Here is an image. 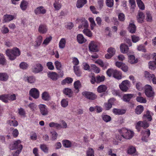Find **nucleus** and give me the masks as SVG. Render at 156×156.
Segmentation results:
<instances>
[{"instance_id":"nucleus-1","label":"nucleus","mask_w":156,"mask_h":156,"mask_svg":"<svg viewBox=\"0 0 156 156\" xmlns=\"http://www.w3.org/2000/svg\"><path fill=\"white\" fill-rule=\"evenodd\" d=\"M6 54L10 60H13L20 55V52L18 48H15L12 49H7Z\"/></svg>"},{"instance_id":"nucleus-2","label":"nucleus","mask_w":156,"mask_h":156,"mask_svg":"<svg viewBox=\"0 0 156 156\" xmlns=\"http://www.w3.org/2000/svg\"><path fill=\"white\" fill-rule=\"evenodd\" d=\"M106 73L109 76L111 77L113 76L116 79L120 80L122 78L121 72L117 70L109 69L107 70Z\"/></svg>"},{"instance_id":"nucleus-3","label":"nucleus","mask_w":156,"mask_h":156,"mask_svg":"<svg viewBox=\"0 0 156 156\" xmlns=\"http://www.w3.org/2000/svg\"><path fill=\"white\" fill-rule=\"evenodd\" d=\"M119 132L121 136L124 138L126 139H130L132 138L134 135L133 131L128 130L125 128H123L120 130Z\"/></svg>"},{"instance_id":"nucleus-4","label":"nucleus","mask_w":156,"mask_h":156,"mask_svg":"<svg viewBox=\"0 0 156 156\" xmlns=\"http://www.w3.org/2000/svg\"><path fill=\"white\" fill-rule=\"evenodd\" d=\"M43 67L42 65L39 63L35 64L33 65L31 69L32 72L34 74L40 73L42 71Z\"/></svg>"},{"instance_id":"nucleus-5","label":"nucleus","mask_w":156,"mask_h":156,"mask_svg":"<svg viewBox=\"0 0 156 156\" xmlns=\"http://www.w3.org/2000/svg\"><path fill=\"white\" fill-rule=\"evenodd\" d=\"M21 142L20 140H17L14 141L13 143L10 144L9 148L11 150H13L16 149H20L22 150L23 146L21 144Z\"/></svg>"},{"instance_id":"nucleus-6","label":"nucleus","mask_w":156,"mask_h":156,"mask_svg":"<svg viewBox=\"0 0 156 156\" xmlns=\"http://www.w3.org/2000/svg\"><path fill=\"white\" fill-rule=\"evenodd\" d=\"M130 86V83L127 80L123 81L119 85L120 89L123 91L126 92Z\"/></svg>"},{"instance_id":"nucleus-7","label":"nucleus","mask_w":156,"mask_h":156,"mask_svg":"<svg viewBox=\"0 0 156 156\" xmlns=\"http://www.w3.org/2000/svg\"><path fill=\"white\" fill-rule=\"evenodd\" d=\"M40 112L43 116L47 115L48 113V110L47 107L44 105L41 104L38 105Z\"/></svg>"},{"instance_id":"nucleus-8","label":"nucleus","mask_w":156,"mask_h":156,"mask_svg":"<svg viewBox=\"0 0 156 156\" xmlns=\"http://www.w3.org/2000/svg\"><path fill=\"white\" fill-rule=\"evenodd\" d=\"M147 120H144L143 121H139L136 124V127L138 131L140 130V127L146 128L149 126V123L147 122Z\"/></svg>"},{"instance_id":"nucleus-9","label":"nucleus","mask_w":156,"mask_h":156,"mask_svg":"<svg viewBox=\"0 0 156 156\" xmlns=\"http://www.w3.org/2000/svg\"><path fill=\"white\" fill-rule=\"evenodd\" d=\"M82 94L86 98L90 100H94L97 98V96L91 92L84 91L82 93Z\"/></svg>"},{"instance_id":"nucleus-10","label":"nucleus","mask_w":156,"mask_h":156,"mask_svg":"<svg viewBox=\"0 0 156 156\" xmlns=\"http://www.w3.org/2000/svg\"><path fill=\"white\" fill-rule=\"evenodd\" d=\"M89 49L91 52H96L98 51L97 44L94 41H91L89 44Z\"/></svg>"},{"instance_id":"nucleus-11","label":"nucleus","mask_w":156,"mask_h":156,"mask_svg":"<svg viewBox=\"0 0 156 156\" xmlns=\"http://www.w3.org/2000/svg\"><path fill=\"white\" fill-rule=\"evenodd\" d=\"M142 136L141 138L143 141L147 142L148 141L147 138L150 135V130L149 129H146L145 130L142 131L141 133Z\"/></svg>"},{"instance_id":"nucleus-12","label":"nucleus","mask_w":156,"mask_h":156,"mask_svg":"<svg viewBox=\"0 0 156 156\" xmlns=\"http://www.w3.org/2000/svg\"><path fill=\"white\" fill-rule=\"evenodd\" d=\"M105 77L104 76H100L98 75L96 77L93 76H92L91 82L92 84H94L95 82L97 83L104 81L105 80Z\"/></svg>"},{"instance_id":"nucleus-13","label":"nucleus","mask_w":156,"mask_h":156,"mask_svg":"<svg viewBox=\"0 0 156 156\" xmlns=\"http://www.w3.org/2000/svg\"><path fill=\"white\" fill-rule=\"evenodd\" d=\"M115 100L113 98H111L108 100L107 103L104 104V107L106 110H109L112 108V105L114 104Z\"/></svg>"},{"instance_id":"nucleus-14","label":"nucleus","mask_w":156,"mask_h":156,"mask_svg":"<svg viewBox=\"0 0 156 156\" xmlns=\"http://www.w3.org/2000/svg\"><path fill=\"white\" fill-rule=\"evenodd\" d=\"M29 93L30 95L35 99L39 97V92L36 88H32L30 91Z\"/></svg>"},{"instance_id":"nucleus-15","label":"nucleus","mask_w":156,"mask_h":156,"mask_svg":"<svg viewBox=\"0 0 156 156\" xmlns=\"http://www.w3.org/2000/svg\"><path fill=\"white\" fill-rule=\"evenodd\" d=\"M128 154L135 155H137V152L136 151V148L133 146H130L128 148L127 151Z\"/></svg>"},{"instance_id":"nucleus-16","label":"nucleus","mask_w":156,"mask_h":156,"mask_svg":"<svg viewBox=\"0 0 156 156\" xmlns=\"http://www.w3.org/2000/svg\"><path fill=\"white\" fill-rule=\"evenodd\" d=\"M107 51L108 53L106 54L105 57L107 59H109L115 54V51L114 48H108Z\"/></svg>"},{"instance_id":"nucleus-17","label":"nucleus","mask_w":156,"mask_h":156,"mask_svg":"<svg viewBox=\"0 0 156 156\" xmlns=\"http://www.w3.org/2000/svg\"><path fill=\"white\" fill-rule=\"evenodd\" d=\"M46 10L44 9L42 6H39L37 7L34 10V12L36 15L39 14H44L46 12Z\"/></svg>"},{"instance_id":"nucleus-18","label":"nucleus","mask_w":156,"mask_h":156,"mask_svg":"<svg viewBox=\"0 0 156 156\" xmlns=\"http://www.w3.org/2000/svg\"><path fill=\"white\" fill-rule=\"evenodd\" d=\"M128 31L131 33H135L136 30V27L133 23H130L128 27Z\"/></svg>"},{"instance_id":"nucleus-19","label":"nucleus","mask_w":156,"mask_h":156,"mask_svg":"<svg viewBox=\"0 0 156 156\" xmlns=\"http://www.w3.org/2000/svg\"><path fill=\"white\" fill-rule=\"evenodd\" d=\"M48 30L47 28L46 25L41 24L39 27L38 31L41 34H44L46 33Z\"/></svg>"},{"instance_id":"nucleus-20","label":"nucleus","mask_w":156,"mask_h":156,"mask_svg":"<svg viewBox=\"0 0 156 156\" xmlns=\"http://www.w3.org/2000/svg\"><path fill=\"white\" fill-rule=\"evenodd\" d=\"M145 17L144 13L141 12H139L137 16V20L138 22L141 23L144 22Z\"/></svg>"},{"instance_id":"nucleus-21","label":"nucleus","mask_w":156,"mask_h":156,"mask_svg":"<svg viewBox=\"0 0 156 156\" xmlns=\"http://www.w3.org/2000/svg\"><path fill=\"white\" fill-rule=\"evenodd\" d=\"M74 87L75 89V93H78L79 91V88L81 87V83L79 80H77L75 81L74 83Z\"/></svg>"},{"instance_id":"nucleus-22","label":"nucleus","mask_w":156,"mask_h":156,"mask_svg":"<svg viewBox=\"0 0 156 156\" xmlns=\"http://www.w3.org/2000/svg\"><path fill=\"white\" fill-rule=\"evenodd\" d=\"M43 40L42 37L41 35L38 36L37 38L34 45L35 47H38L41 44Z\"/></svg>"},{"instance_id":"nucleus-23","label":"nucleus","mask_w":156,"mask_h":156,"mask_svg":"<svg viewBox=\"0 0 156 156\" xmlns=\"http://www.w3.org/2000/svg\"><path fill=\"white\" fill-rule=\"evenodd\" d=\"M133 96L134 94H125L123 97V100L125 102H128Z\"/></svg>"},{"instance_id":"nucleus-24","label":"nucleus","mask_w":156,"mask_h":156,"mask_svg":"<svg viewBox=\"0 0 156 156\" xmlns=\"http://www.w3.org/2000/svg\"><path fill=\"white\" fill-rule=\"evenodd\" d=\"M14 18L13 16L9 15H5L3 16V21L4 22H9L13 20Z\"/></svg>"},{"instance_id":"nucleus-25","label":"nucleus","mask_w":156,"mask_h":156,"mask_svg":"<svg viewBox=\"0 0 156 156\" xmlns=\"http://www.w3.org/2000/svg\"><path fill=\"white\" fill-rule=\"evenodd\" d=\"M63 93L69 97L71 98L72 96L73 92L71 89L66 88L63 90Z\"/></svg>"},{"instance_id":"nucleus-26","label":"nucleus","mask_w":156,"mask_h":156,"mask_svg":"<svg viewBox=\"0 0 156 156\" xmlns=\"http://www.w3.org/2000/svg\"><path fill=\"white\" fill-rule=\"evenodd\" d=\"M144 76L145 78L149 80H151L152 79L154 76V74H151L147 71H144Z\"/></svg>"},{"instance_id":"nucleus-27","label":"nucleus","mask_w":156,"mask_h":156,"mask_svg":"<svg viewBox=\"0 0 156 156\" xmlns=\"http://www.w3.org/2000/svg\"><path fill=\"white\" fill-rule=\"evenodd\" d=\"M77 40L80 44H83L85 43L86 40L84 38L82 34H79L77 36Z\"/></svg>"},{"instance_id":"nucleus-28","label":"nucleus","mask_w":156,"mask_h":156,"mask_svg":"<svg viewBox=\"0 0 156 156\" xmlns=\"http://www.w3.org/2000/svg\"><path fill=\"white\" fill-rule=\"evenodd\" d=\"M120 49L121 52L125 53H127L129 50L128 46L125 44H122L120 46Z\"/></svg>"},{"instance_id":"nucleus-29","label":"nucleus","mask_w":156,"mask_h":156,"mask_svg":"<svg viewBox=\"0 0 156 156\" xmlns=\"http://www.w3.org/2000/svg\"><path fill=\"white\" fill-rule=\"evenodd\" d=\"M28 5V3L27 1L23 0L20 4V7L22 10L25 11L27 8Z\"/></svg>"},{"instance_id":"nucleus-30","label":"nucleus","mask_w":156,"mask_h":156,"mask_svg":"<svg viewBox=\"0 0 156 156\" xmlns=\"http://www.w3.org/2000/svg\"><path fill=\"white\" fill-rule=\"evenodd\" d=\"M107 89V87L104 85H101L97 88V91L99 93H103L106 91Z\"/></svg>"},{"instance_id":"nucleus-31","label":"nucleus","mask_w":156,"mask_h":156,"mask_svg":"<svg viewBox=\"0 0 156 156\" xmlns=\"http://www.w3.org/2000/svg\"><path fill=\"white\" fill-rule=\"evenodd\" d=\"M48 76L53 80H56L58 77V75L55 72H52L48 74Z\"/></svg>"},{"instance_id":"nucleus-32","label":"nucleus","mask_w":156,"mask_h":156,"mask_svg":"<svg viewBox=\"0 0 156 156\" xmlns=\"http://www.w3.org/2000/svg\"><path fill=\"white\" fill-rule=\"evenodd\" d=\"M9 76L5 73H0V80L6 81L8 79Z\"/></svg>"},{"instance_id":"nucleus-33","label":"nucleus","mask_w":156,"mask_h":156,"mask_svg":"<svg viewBox=\"0 0 156 156\" xmlns=\"http://www.w3.org/2000/svg\"><path fill=\"white\" fill-rule=\"evenodd\" d=\"M87 3L86 0H78L76 4V6L78 8L82 7Z\"/></svg>"},{"instance_id":"nucleus-34","label":"nucleus","mask_w":156,"mask_h":156,"mask_svg":"<svg viewBox=\"0 0 156 156\" xmlns=\"http://www.w3.org/2000/svg\"><path fill=\"white\" fill-rule=\"evenodd\" d=\"M42 99L45 101H48L50 100L51 98L48 93L47 92H44L42 95Z\"/></svg>"},{"instance_id":"nucleus-35","label":"nucleus","mask_w":156,"mask_h":156,"mask_svg":"<svg viewBox=\"0 0 156 156\" xmlns=\"http://www.w3.org/2000/svg\"><path fill=\"white\" fill-rule=\"evenodd\" d=\"M62 143L63 146L66 148H69L72 146L71 142L68 140H63L62 141Z\"/></svg>"},{"instance_id":"nucleus-36","label":"nucleus","mask_w":156,"mask_h":156,"mask_svg":"<svg viewBox=\"0 0 156 156\" xmlns=\"http://www.w3.org/2000/svg\"><path fill=\"white\" fill-rule=\"evenodd\" d=\"M143 119L144 120L147 119L149 121H151L152 119L151 116L150 115V112L149 111H147L146 113L144 115Z\"/></svg>"},{"instance_id":"nucleus-37","label":"nucleus","mask_w":156,"mask_h":156,"mask_svg":"<svg viewBox=\"0 0 156 156\" xmlns=\"http://www.w3.org/2000/svg\"><path fill=\"white\" fill-rule=\"evenodd\" d=\"M138 60L135 59V56L133 55H130L129 57V62L131 64H134L137 62Z\"/></svg>"},{"instance_id":"nucleus-38","label":"nucleus","mask_w":156,"mask_h":156,"mask_svg":"<svg viewBox=\"0 0 156 156\" xmlns=\"http://www.w3.org/2000/svg\"><path fill=\"white\" fill-rule=\"evenodd\" d=\"M49 126L51 127H55L57 129L62 128V126L61 124L54 122L50 123L49 124Z\"/></svg>"},{"instance_id":"nucleus-39","label":"nucleus","mask_w":156,"mask_h":156,"mask_svg":"<svg viewBox=\"0 0 156 156\" xmlns=\"http://www.w3.org/2000/svg\"><path fill=\"white\" fill-rule=\"evenodd\" d=\"M75 74L78 76H80L81 75V72L80 71L79 67L78 66H73Z\"/></svg>"},{"instance_id":"nucleus-40","label":"nucleus","mask_w":156,"mask_h":156,"mask_svg":"<svg viewBox=\"0 0 156 156\" xmlns=\"http://www.w3.org/2000/svg\"><path fill=\"white\" fill-rule=\"evenodd\" d=\"M144 110V107L142 105H138L137 106L135 110V112L137 114H140Z\"/></svg>"},{"instance_id":"nucleus-41","label":"nucleus","mask_w":156,"mask_h":156,"mask_svg":"<svg viewBox=\"0 0 156 156\" xmlns=\"http://www.w3.org/2000/svg\"><path fill=\"white\" fill-rule=\"evenodd\" d=\"M136 2L139 8L142 10H144L145 6L144 3L141 0H136Z\"/></svg>"},{"instance_id":"nucleus-42","label":"nucleus","mask_w":156,"mask_h":156,"mask_svg":"<svg viewBox=\"0 0 156 156\" xmlns=\"http://www.w3.org/2000/svg\"><path fill=\"white\" fill-rule=\"evenodd\" d=\"M73 79L70 77H67L63 80L62 82V84L63 85L65 84L66 83H70L72 82Z\"/></svg>"},{"instance_id":"nucleus-43","label":"nucleus","mask_w":156,"mask_h":156,"mask_svg":"<svg viewBox=\"0 0 156 156\" xmlns=\"http://www.w3.org/2000/svg\"><path fill=\"white\" fill-rule=\"evenodd\" d=\"M66 43V41L65 39L64 38H62L59 42V47L60 48H64L65 47Z\"/></svg>"},{"instance_id":"nucleus-44","label":"nucleus","mask_w":156,"mask_h":156,"mask_svg":"<svg viewBox=\"0 0 156 156\" xmlns=\"http://www.w3.org/2000/svg\"><path fill=\"white\" fill-rule=\"evenodd\" d=\"M98 63L103 69L107 68L109 65V64L108 63L106 62H104L101 61H99L98 62Z\"/></svg>"},{"instance_id":"nucleus-45","label":"nucleus","mask_w":156,"mask_h":156,"mask_svg":"<svg viewBox=\"0 0 156 156\" xmlns=\"http://www.w3.org/2000/svg\"><path fill=\"white\" fill-rule=\"evenodd\" d=\"M51 139L52 140H55L57 138L58 134L55 131H53L50 132Z\"/></svg>"},{"instance_id":"nucleus-46","label":"nucleus","mask_w":156,"mask_h":156,"mask_svg":"<svg viewBox=\"0 0 156 156\" xmlns=\"http://www.w3.org/2000/svg\"><path fill=\"white\" fill-rule=\"evenodd\" d=\"M54 7L56 10H59L61 7L62 5L58 1H55L53 4Z\"/></svg>"},{"instance_id":"nucleus-47","label":"nucleus","mask_w":156,"mask_h":156,"mask_svg":"<svg viewBox=\"0 0 156 156\" xmlns=\"http://www.w3.org/2000/svg\"><path fill=\"white\" fill-rule=\"evenodd\" d=\"M101 117L103 120L106 122H109L111 120V117L107 115H102Z\"/></svg>"},{"instance_id":"nucleus-48","label":"nucleus","mask_w":156,"mask_h":156,"mask_svg":"<svg viewBox=\"0 0 156 156\" xmlns=\"http://www.w3.org/2000/svg\"><path fill=\"white\" fill-rule=\"evenodd\" d=\"M149 68L150 69L154 70L156 68V64L153 61H150L149 62Z\"/></svg>"},{"instance_id":"nucleus-49","label":"nucleus","mask_w":156,"mask_h":156,"mask_svg":"<svg viewBox=\"0 0 156 156\" xmlns=\"http://www.w3.org/2000/svg\"><path fill=\"white\" fill-rule=\"evenodd\" d=\"M0 100L2 101L7 103L8 102V95L7 94H3L0 96Z\"/></svg>"},{"instance_id":"nucleus-50","label":"nucleus","mask_w":156,"mask_h":156,"mask_svg":"<svg viewBox=\"0 0 156 156\" xmlns=\"http://www.w3.org/2000/svg\"><path fill=\"white\" fill-rule=\"evenodd\" d=\"M28 65L26 62H21L20 64V69H26L28 67Z\"/></svg>"},{"instance_id":"nucleus-51","label":"nucleus","mask_w":156,"mask_h":156,"mask_svg":"<svg viewBox=\"0 0 156 156\" xmlns=\"http://www.w3.org/2000/svg\"><path fill=\"white\" fill-rule=\"evenodd\" d=\"M83 32L84 34L89 37H91L92 35L91 32L87 28L84 29L83 30Z\"/></svg>"},{"instance_id":"nucleus-52","label":"nucleus","mask_w":156,"mask_h":156,"mask_svg":"<svg viewBox=\"0 0 156 156\" xmlns=\"http://www.w3.org/2000/svg\"><path fill=\"white\" fill-rule=\"evenodd\" d=\"M146 95L148 97H151L153 96L154 93L152 90L147 91V90L146 91H145Z\"/></svg>"},{"instance_id":"nucleus-53","label":"nucleus","mask_w":156,"mask_h":156,"mask_svg":"<svg viewBox=\"0 0 156 156\" xmlns=\"http://www.w3.org/2000/svg\"><path fill=\"white\" fill-rule=\"evenodd\" d=\"M87 156H94V151L93 149L91 148L88 149L87 152Z\"/></svg>"},{"instance_id":"nucleus-54","label":"nucleus","mask_w":156,"mask_h":156,"mask_svg":"<svg viewBox=\"0 0 156 156\" xmlns=\"http://www.w3.org/2000/svg\"><path fill=\"white\" fill-rule=\"evenodd\" d=\"M89 20L91 23L90 27L91 29L93 30L94 27L96 25V24L93 18L92 17L89 18Z\"/></svg>"},{"instance_id":"nucleus-55","label":"nucleus","mask_w":156,"mask_h":156,"mask_svg":"<svg viewBox=\"0 0 156 156\" xmlns=\"http://www.w3.org/2000/svg\"><path fill=\"white\" fill-rule=\"evenodd\" d=\"M52 39V37L51 36L49 37H47L43 41L42 44L45 45H47L51 41Z\"/></svg>"},{"instance_id":"nucleus-56","label":"nucleus","mask_w":156,"mask_h":156,"mask_svg":"<svg viewBox=\"0 0 156 156\" xmlns=\"http://www.w3.org/2000/svg\"><path fill=\"white\" fill-rule=\"evenodd\" d=\"M106 3L108 7H112L114 5V1L113 0H106Z\"/></svg>"},{"instance_id":"nucleus-57","label":"nucleus","mask_w":156,"mask_h":156,"mask_svg":"<svg viewBox=\"0 0 156 156\" xmlns=\"http://www.w3.org/2000/svg\"><path fill=\"white\" fill-rule=\"evenodd\" d=\"M40 147L41 149L44 152L47 153L48 152V148L46 145L44 144H41Z\"/></svg>"},{"instance_id":"nucleus-58","label":"nucleus","mask_w":156,"mask_h":156,"mask_svg":"<svg viewBox=\"0 0 156 156\" xmlns=\"http://www.w3.org/2000/svg\"><path fill=\"white\" fill-rule=\"evenodd\" d=\"M146 19L147 21L151 22L152 21V16L151 14L149 12H147L146 13Z\"/></svg>"},{"instance_id":"nucleus-59","label":"nucleus","mask_w":156,"mask_h":156,"mask_svg":"<svg viewBox=\"0 0 156 156\" xmlns=\"http://www.w3.org/2000/svg\"><path fill=\"white\" fill-rule=\"evenodd\" d=\"M136 100L137 101L145 103L146 102V100L142 97H137L136 98Z\"/></svg>"},{"instance_id":"nucleus-60","label":"nucleus","mask_w":156,"mask_h":156,"mask_svg":"<svg viewBox=\"0 0 156 156\" xmlns=\"http://www.w3.org/2000/svg\"><path fill=\"white\" fill-rule=\"evenodd\" d=\"M5 62V60L2 54H0V64L4 65Z\"/></svg>"},{"instance_id":"nucleus-61","label":"nucleus","mask_w":156,"mask_h":156,"mask_svg":"<svg viewBox=\"0 0 156 156\" xmlns=\"http://www.w3.org/2000/svg\"><path fill=\"white\" fill-rule=\"evenodd\" d=\"M132 41L133 42L135 43L139 41L140 39L139 37L136 36L135 35H133L131 36Z\"/></svg>"},{"instance_id":"nucleus-62","label":"nucleus","mask_w":156,"mask_h":156,"mask_svg":"<svg viewBox=\"0 0 156 156\" xmlns=\"http://www.w3.org/2000/svg\"><path fill=\"white\" fill-rule=\"evenodd\" d=\"M91 67L94 72L96 73H98L100 72V69L96 67L95 65L92 64L91 65Z\"/></svg>"},{"instance_id":"nucleus-63","label":"nucleus","mask_w":156,"mask_h":156,"mask_svg":"<svg viewBox=\"0 0 156 156\" xmlns=\"http://www.w3.org/2000/svg\"><path fill=\"white\" fill-rule=\"evenodd\" d=\"M27 80L29 83H31L35 81L36 79L34 76H30L27 77Z\"/></svg>"},{"instance_id":"nucleus-64","label":"nucleus","mask_w":156,"mask_h":156,"mask_svg":"<svg viewBox=\"0 0 156 156\" xmlns=\"http://www.w3.org/2000/svg\"><path fill=\"white\" fill-rule=\"evenodd\" d=\"M82 25L86 29H87L88 27V24L87 21L85 19L82 20Z\"/></svg>"}]
</instances>
